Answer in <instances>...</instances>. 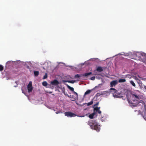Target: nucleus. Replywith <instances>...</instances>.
<instances>
[{
  "label": "nucleus",
  "mask_w": 146,
  "mask_h": 146,
  "mask_svg": "<svg viewBox=\"0 0 146 146\" xmlns=\"http://www.w3.org/2000/svg\"><path fill=\"white\" fill-rule=\"evenodd\" d=\"M73 95H71V98L72 99V100L74 101L75 100H77L78 99V94L76 92L74 91L73 92Z\"/></svg>",
  "instance_id": "0eeeda50"
},
{
  "label": "nucleus",
  "mask_w": 146,
  "mask_h": 146,
  "mask_svg": "<svg viewBox=\"0 0 146 146\" xmlns=\"http://www.w3.org/2000/svg\"><path fill=\"white\" fill-rule=\"evenodd\" d=\"M118 83V81L117 80H114L111 82L110 85L111 87L115 85Z\"/></svg>",
  "instance_id": "9d476101"
},
{
  "label": "nucleus",
  "mask_w": 146,
  "mask_h": 146,
  "mask_svg": "<svg viewBox=\"0 0 146 146\" xmlns=\"http://www.w3.org/2000/svg\"><path fill=\"white\" fill-rule=\"evenodd\" d=\"M129 77V78H131V77Z\"/></svg>",
  "instance_id": "f704fd0d"
},
{
  "label": "nucleus",
  "mask_w": 146,
  "mask_h": 146,
  "mask_svg": "<svg viewBox=\"0 0 146 146\" xmlns=\"http://www.w3.org/2000/svg\"><path fill=\"white\" fill-rule=\"evenodd\" d=\"M42 84L43 86H46L47 85V83L46 82L44 81L42 82Z\"/></svg>",
  "instance_id": "dca6fc26"
},
{
  "label": "nucleus",
  "mask_w": 146,
  "mask_h": 146,
  "mask_svg": "<svg viewBox=\"0 0 146 146\" xmlns=\"http://www.w3.org/2000/svg\"><path fill=\"white\" fill-rule=\"evenodd\" d=\"M80 75L79 74H76L75 76V78H77L80 77Z\"/></svg>",
  "instance_id": "5701e85b"
},
{
  "label": "nucleus",
  "mask_w": 146,
  "mask_h": 146,
  "mask_svg": "<svg viewBox=\"0 0 146 146\" xmlns=\"http://www.w3.org/2000/svg\"><path fill=\"white\" fill-rule=\"evenodd\" d=\"M102 85V84H99V85H98V86H100V85Z\"/></svg>",
  "instance_id": "7c9ffc66"
},
{
  "label": "nucleus",
  "mask_w": 146,
  "mask_h": 146,
  "mask_svg": "<svg viewBox=\"0 0 146 146\" xmlns=\"http://www.w3.org/2000/svg\"><path fill=\"white\" fill-rule=\"evenodd\" d=\"M91 92V90H87L85 93L84 94V96L85 95H86L88 94H89L90 93V92Z\"/></svg>",
  "instance_id": "9b49d317"
},
{
  "label": "nucleus",
  "mask_w": 146,
  "mask_h": 146,
  "mask_svg": "<svg viewBox=\"0 0 146 146\" xmlns=\"http://www.w3.org/2000/svg\"><path fill=\"white\" fill-rule=\"evenodd\" d=\"M67 96L69 97V98H71V95H67Z\"/></svg>",
  "instance_id": "c85d7f7f"
},
{
  "label": "nucleus",
  "mask_w": 146,
  "mask_h": 146,
  "mask_svg": "<svg viewBox=\"0 0 146 146\" xmlns=\"http://www.w3.org/2000/svg\"><path fill=\"white\" fill-rule=\"evenodd\" d=\"M91 74H92L91 72H89V73H86L84 74L83 75V76H86L89 75Z\"/></svg>",
  "instance_id": "f8f14e48"
},
{
  "label": "nucleus",
  "mask_w": 146,
  "mask_h": 146,
  "mask_svg": "<svg viewBox=\"0 0 146 146\" xmlns=\"http://www.w3.org/2000/svg\"><path fill=\"white\" fill-rule=\"evenodd\" d=\"M99 94L100 96L103 95L105 97H106V96H108L110 94L107 91L102 92Z\"/></svg>",
  "instance_id": "1a4fd4ad"
},
{
  "label": "nucleus",
  "mask_w": 146,
  "mask_h": 146,
  "mask_svg": "<svg viewBox=\"0 0 146 146\" xmlns=\"http://www.w3.org/2000/svg\"><path fill=\"white\" fill-rule=\"evenodd\" d=\"M47 77V73H45V75L44 76L43 79H46Z\"/></svg>",
  "instance_id": "412c9836"
},
{
  "label": "nucleus",
  "mask_w": 146,
  "mask_h": 146,
  "mask_svg": "<svg viewBox=\"0 0 146 146\" xmlns=\"http://www.w3.org/2000/svg\"><path fill=\"white\" fill-rule=\"evenodd\" d=\"M97 70L99 72H101L103 70V69L101 67H98L97 69Z\"/></svg>",
  "instance_id": "ddd939ff"
},
{
  "label": "nucleus",
  "mask_w": 146,
  "mask_h": 146,
  "mask_svg": "<svg viewBox=\"0 0 146 146\" xmlns=\"http://www.w3.org/2000/svg\"><path fill=\"white\" fill-rule=\"evenodd\" d=\"M50 83L52 85L55 86L57 88H58V86L59 82L57 80H55L51 82Z\"/></svg>",
  "instance_id": "6e6552de"
},
{
  "label": "nucleus",
  "mask_w": 146,
  "mask_h": 146,
  "mask_svg": "<svg viewBox=\"0 0 146 146\" xmlns=\"http://www.w3.org/2000/svg\"><path fill=\"white\" fill-rule=\"evenodd\" d=\"M93 103V102L92 101H91L88 103H87L88 106H90L92 105Z\"/></svg>",
  "instance_id": "4be33fe9"
},
{
  "label": "nucleus",
  "mask_w": 146,
  "mask_h": 146,
  "mask_svg": "<svg viewBox=\"0 0 146 146\" xmlns=\"http://www.w3.org/2000/svg\"><path fill=\"white\" fill-rule=\"evenodd\" d=\"M131 99L133 101H138L139 99L138 95L137 94L132 93L131 95Z\"/></svg>",
  "instance_id": "20e7f679"
},
{
  "label": "nucleus",
  "mask_w": 146,
  "mask_h": 146,
  "mask_svg": "<svg viewBox=\"0 0 146 146\" xmlns=\"http://www.w3.org/2000/svg\"><path fill=\"white\" fill-rule=\"evenodd\" d=\"M135 79L139 83L140 81V80H139L137 78H135Z\"/></svg>",
  "instance_id": "393cba45"
},
{
  "label": "nucleus",
  "mask_w": 146,
  "mask_h": 146,
  "mask_svg": "<svg viewBox=\"0 0 146 146\" xmlns=\"http://www.w3.org/2000/svg\"><path fill=\"white\" fill-rule=\"evenodd\" d=\"M110 90V92L113 94V96L114 98H119L121 96L120 93H119L118 91L113 88H111Z\"/></svg>",
  "instance_id": "7ed1b4c3"
},
{
  "label": "nucleus",
  "mask_w": 146,
  "mask_h": 146,
  "mask_svg": "<svg viewBox=\"0 0 146 146\" xmlns=\"http://www.w3.org/2000/svg\"><path fill=\"white\" fill-rule=\"evenodd\" d=\"M27 89L28 92L29 93L32 91L33 90V87L32 86V82L31 81H30L28 84L27 86Z\"/></svg>",
  "instance_id": "423d86ee"
},
{
  "label": "nucleus",
  "mask_w": 146,
  "mask_h": 146,
  "mask_svg": "<svg viewBox=\"0 0 146 146\" xmlns=\"http://www.w3.org/2000/svg\"><path fill=\"white\" fill-rule=\"evenodd\" d=\"M56 114H58V113H62V112H61V111H58V112H56Z\"/></svg>",
  "instance_id": "bb28decb"
},
{
  "label": "nucleus",
  "mask_w": 146,
  "mask_h": 146,
  "mask_svg": "<svg viewBox=\"0 0 146 146\" xmlns=\"http://www.w3.org/2000/svg\"><path fill=\"white\" fill-rule=\"evenodd\" d=\"M22 93L25 94L24 93V91H23V90H22Z\"/></svg>",
  "instance_id": "c756f323"
},
{
  "label": "nucleus",
  "mask_w": 146,
  "mask_h": 146,
  "mask_svg": "<svg viewBox=\"0 0 146 146\" xmlns=\"http://www.w3.org/2000/svg\"><path fill=\"white\" fill-rule=\"evenodd\" d=\"M130 83L132 84L133 86H135V85L134 82L133 81H131L130 82Z\"/></svg>",
  "instance_id": "f3484780"
},
{
  "label": "nucleus",
  "mask_w": 146,
  "mask_h": 146,
  "mask_svg": "<svg viewBox=\"0 0 146 146\" xmlns=\"http://www.w3.org/2000/svg\"><path fill=\"white\" fill-rule=\"evenodd\" d=\"M38 71H34V74L35 76H37L38 74Z\"/></svg>",
  "instance_id": "a211bd4d"
},
{
  "label": "nucleus",
  "mask_w": 146,
  "mask_h": 146,
  "mask_svg": "<svg viewBox=\"0 0 146 146\" xmlns=\"http://www.w3.org/2000/svg\"><path fill=\"white\" fill-rule=\"evenodd\" d=\"M136 92H137V93H139V91H136Z\"/></svg>",
  "instance_id": "473e14b6"
},
{
  "label": "nucleus",
  "mask_w": 146,
  "mask_h": 146,
  "mask_svg": "<svg viewBox=\"0 0 146 146\" xmlns=\"http://www.w3.org/2000/svg\"><path fill=\"white\" fill-rule=\"evenodd\" d=\"M98 86H96L95 87V88H97Z\"/></svg>",
  "instance_id": "2f4dec72"
},
{
  "label": "nucleus",
  "mask_w": 146,
  "mask_h": 146,
  "mask_svg": "<svg viewBox=\"0 0 146 146\" xmlns=\"http://www.w3.org/2000/svg\"><path fill=\"white\" fill-rule=\"evenodd\" d=\"M100 108L96 107L94 108V112L92 114L89 115V117L90 119L93 118L95 115H96V113H101V111L100 110Z\"/></svg>",
  "instance_id": "f03ea898"
},
{
  "label": "nucleus",
  "mask_w": 146,
  "mask_h": 146,
  "mask_svg": "<svg viewBox=\"0 0 146 146\" xmlns=\"http://www.w3.org/2000/svg\"><path fill=\"white\" fill-rule=\"evenodd\" d=\"M68 81H69V80H67V81H66V80H63V82H68Z\"/></svg>",
  "instance_id": "cd10ccee"
},
{
  "label": "nucleus",
  "mask_w": 146,
  "mask_h": 146,
  "mask_svg": "<svg viewBox=\"0 0 146 146\" xmlns=\"http://www.w3.org/2000/svg\"><path fill=\"white\" fill-rule=\"evenodd\" d=\"M88 124L91 129H94L97 132H99L101 126L99 124L95 121L90 120L88 121Z\"/></svg>",
  "instance_id": "f257e3e1"
},
{
  "label": "nucleus",
  "mask_w": 146,
  "mask_h": 146,
  "mask_svg": "<svg viewBox=\"0 0 146 146\" xmlns=\"http://www.w3.org/2000/svg\"><path fill=\"white\" fill-rule=\"evenodd\" d=\"M49 93H52V92H49Z\"/></svg>",
  "instance_id": "72a5a7b5"
},
{
  "label": "nucleus",
  "mask_w": 146,
  "mask_h": 146,
  "mask_svg": "<svg viewBox=\"0 0 146 146\" xmlns=\"http://www.w3.org/2000/svg\"><path fill=\"white\" fill-rule=\"evenodd\" d=\"M125 79H120L118 81V82H125Z\"/></svg>",
  "instance_id": "4468645a"
},
{
  "label": "nucleus",
  "mask_w": 146,
  "mask_h": 146,
  "mask_svg": "<svg viewBox=\"0 0 146 146\" xmlns=\"http://www.w3.org/2000/svg\"><path fill=\"white\" fill-rule=\"evenodd\" d=\"M90 79L92 80H94L95 79V77H92L90 78Z\"/></svg>",
  "instance_id": "b1692460"
},
{
  "label": "nucleus",
  "mask_w": 146,
  "mask_h": 146,
  "mask_svg": "<svg viewBox=\"0 0 146 146\" xmlns=\"http://www.w3.org/2000/svg\"><path fill=\"white\" fill-rule=\"evenodd\" d=\"M68 81V82L72 83V84L76 82V81L75 80H74L69 81Z\"/></svg>",
  "instance_id": "aec40b11"
},
{
  "label": "nucleus",
  "mask_w": 146,
  "mask_h": 146,
  "mask_svg": "<svg viewBox=\"0 0 146 146\" xmlns=\"http://www.w3.org/2000/svg\"><path fill=\"white\" fill-rule=\"evenodd\" d=\"M68 88L69 89H70L71 91H73V92H74V88H73L72 87L70 86H68V85H67V86Z\"/></svg>",
  "instance_id": "2eb2a0df"
},
{
  "label": "nucleus",
  "mask_w": 146,
  "mask_h": 146,
  "mask_svg": "<svg viewBox=\"0 0 146 146\" xmlns=\"http://www.w3.org/2000/svg\"><path fill=\"white\" fill-rule=\"evenodd\" d=\"M65 115L68 117H75L77 115L70 112H66L64 113Z\"/></svg>",
  "instance_id": "39448f33"
},
{
  "label": "nucleus",
  "mask_w": 146,
  "mask_h": 146,
  "mask_svg": "<svg viewBox=\"0 0 146 146\" xmlns=\"http://www.w3.org/2000/svg\"><path fill=\"white\" fill-rule=\"evenodd\" d=\"M3 69V66L1 64H0V71L2 70Z\"/></svg>",
  "instance_id": "6ab92c4d"
},
{
  "label": "nucleus",
  "mask_w": 146,
  "mask_h": 146,
  "mask_svg": "<svg viewBox=\"0 0 146 146\" xmlns=\"http://www.w3.org/2000/svg\"><path fill=\"white\" fill-rule=\"evenodd\" d=\"M78 117H84L85 116L84 115H82V116H80L78 115H77V116Z\"/></svg>",
  "instance_id": "a878e982"
}]
</instances>
